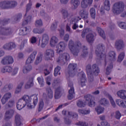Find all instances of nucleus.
Masks as SVG:
<instances>
[{
    "mask_svg": "<svg viewBox=\"0 0 126 126\" xmlns=\"http://www.w3.org/2000/svg\"><path fill=\"white\" fill-rule=\"evenodd\" d=\"M118 25L121 29H126V23H118Z\"/></svg>",
    "mask_w": 126,
    "mask_h": 126,
    "instance_id": "864d4df0",
    "label": "nucleus"
},
{
    "mask_svg": "<svg viewBox=\"0 0 126 126\" xmlns=\"http://www.w3.org/2000/svg\"><path fill=\"white\" fill-rule=\"evenodd\" d=\"M71 3L74 6L75 8H76L80 4V2L78 0H71Z\"/></svg>",
    "mask_w": 126,
    "mask_h": 126,
    "instance_id": "e433bc0d",
    "label": "nucleus"
},
{
    "mask_svg": "<svg viewBox=\"0 0 126 126\" xmlns=\"http://www.w3.org/2000/svg\"><path fill=\"white\" fill-rule=\"evenodd\" d=\"M84 53L82 55V57H86L87 54H88L87 52V48L86 47L84 46V50H83Z\"/></svg>",
    "mask_w": 126,
    "mask_h": 126,
    "instance_id": "052dcab7",
    "label": "nucleus"
},
{
    "mask_svg": "<svg viewBox=\"0 0 126 126\" xmlns=\"http://www.w3.org/2000/svg\"><path fill=\"white\" fill-rule=\"evenodd\" d=\"M36 55H37V51H34L27 59L26 63V66L23 69L24 73H26L32 69V67H31V65L30 64L32 63H33V61L35 60V57H36Z\"/></svg>",
    "mask_w": 126,
    "mask_h": 126,
    "instance_id": "0eeeda50",
    "label": "nucleus"
},
{
    "mask_svg": "<svg viewBox=\"0 0 126 126\" xmlns=\"http://www.w3.org/2000/svg\"><path fill=\"white\" fill-rule=\"evenodd\" d=\"M116 104H117L119 107L126 108V101H125L122 99L116 100Z\"/></svg>",
    "mask_w": 126,
    "mask_h": 126,
    "instance_id": "bb28decb",
    "label": "nucleus"
},
{
    "mask_svg": "<svg viewBox=\"0 0 126 126\" xmlns=\"http://www.w3.org/2000/svg\"><path fill=\"white\" fill-rule=\"evenodd\" d=\"M80 19H81V18L79 17H77L74 19H72V22H71V23H73V22H75V23H76V22H78V21H79Z\"/></svg>",
    "mask_w": 126,
    "mask_h": 126,
    "instance_id": "4d7b16f0",
    "label": "nucleus"
},
{
    "mask_svg": "<svg viewBox=\"0 0 126 126\" xmlns=\"http://www.w3.org/2000/svg\"><path fill=\"white\" fill-rule=\"evenodd\" d=\"M82 75L81 78V85L82 87L85 86V83L86 82V78H85V73L83 71H81L80 73Z\"/></svg>",
    "mask_w": 126,
    "mask_h": 126,
    "instance_id": "a878e982",
    "label": "nucleus"
},
{
    "mask_svg": "<svg viewBox=\"0 0 126 126\" xmlns=\"http://www.w3.org/2000/svg\"><path fill=\"white\" fill-rule=\"evenodd\" d=\"M52 67H51L49 70L47 69H45L44 70V74L45 75H48V74H50L51 71H52Z\"/></svg>",
    "mask_w": 126,
    "mask_h": 126,
    "instance_id": "0e129e2a",
    "label": "nucleus"
},
{
    "mask_svg": "<svg viewBox=\"0 0 126 126\" xmlns=\"http://www.w3.org/2000/svg\"><path fill=\"white\" fill-rule=\"evenodd\" d=\"M33 33H35V34H37V33L38 34H41V33H42V32H44V30L42 29V30H38L37 29H34L33 31Z\"/></svg>",
    "mask_w": 126,
    "mask_h": 126,
    "instance_id": "5fc2aeb1",
    "label": "nucleus"
},
{
    "mask_svg": "<svg viewBox=\"0 0 126 126\" xmlns=\"http://www.w3.org/2000/svg\"><path fill=\"white\" fill-rule=\"evenodd\" d=\"M112 118H115L117 120H120L122 118V114L120 111H117L111 114Z\"/></svg>",
    "mask_w": 126,
    "mask_h": 126,
    "instance_id": "5701e85b",
    "label": "nucleus"
},
{
    "mask_svg": "<svg viewBox=\"0 0 126 126\" xmlns=\"http://www.w3.org/2000/svg\"><path fill=\"white\" fill-rule=\"evenodd\" d=\"M77 64L75 63H70L68 66L69 72L68 74L71 77H73L74 75H75V74L77 72Z\"/></svg>",
    "mask_w": 126,
    "mask_h": 126,
    "instance_id": "ddd939ff",
    "label": "nucleus"
},
{
    "mask_svg": "<svg viewBox=\"0 0 126 126\" xmlns=\"http://www.w3.org/2000/svg\"><path fill=\"white\" fill-rule=\"evenodd\" d=\"M1 63L3 64V65H6L8 64V61H7V59L6 58V56L3 57L1 61Z\"/></svg>",
    "mask_w": 126,
    "mask_h": 126,
    "instance_id": "37998d69",
    "label": "nucleus"
},
{
    "mask_svg": "<svg viewBox=\"0 0 126 126\" xmlns=\"http://www.w3.org/2000/svg\"><path fill=\"white\" fill-rule=\"evenodd\" d=\"M22 85H23V83H21L20 84V85L17 87V93H18V92H20V91H21V88L22 87Z\"/></svg>",
    "mask_w": 126,
    "mask_h": 126,
    "instance_id": "e2e57ef3",
    "label": "nucleus"
},
{
    "mask_svg": "<svg viewBox=\"0 0 126 126\" xmlns=\"http://www.w3.org/2000/svg\"><path fill=\"white\" fill-rule=\"evenodd\" d=\"M11 93H7L5 94L1 99V102L2 105H4V104H5V103H6V102L11 98Z\"/></svg>",
    "mask_w": 126,
    "mask_h": 126,
    "instance_id": "f3484780",
    "label": "nucleus"
},
{
    "mask_svg": "<svg viewBox=\"0 0 126 126\" xmlns=\"http://www.w3.org/2000/svg\"><path fill=\"white\" fill-rule=\"evenodd\" d=\"M46 91L48 92L47 97H48V98H50V99H52L53 97V91H52L51 88H47Z\"/></svg>",
    "mask_w": 126,
    "mask_h": 126,
    "instance_id": "f704fd0d",
    "label": "nucleus"
},
{
    "mask_svg": "<svg viewBox=\"0 0 126 126\" xmlns=\"http://www.w3.org/2000/svg\"><path fill=\"white\" fill-rule=\"evenodd\" d=\"M37 81L40 86L42 87L44 86V78H43L42 77H38Z\"/></svg>",
    "mask_w": 126,
    "mask_h": 126,
    "instance_id": "09e8293b",
    "label": "nucleus"
},
{
    "mask_svg": "<svg viewBox=\"0 0 126 126\" xmlns=\"http://www.w3.org/2000/svg\"><path fill=\"white\" fill-rule=\"evenodd\" d=\"M43 25V23L42 22V20H37L35 22L36 26H42Z\"/></svg>",
    "mask_w": 126,
    "mask_h": 126,
    "instance_id": "13d9d810",
    "label": "nucleus"
},
{
    "mask_svg": "<svg viewBox=\"0 0 126 126\" xmlns=\"http://www.w3.org/2000/svg\"><path fill=\"white\" fill-rule=\"evenodd\" d=\"M41 41L42 43L40 46L41 48H45L46 45L49 42V36L48 35L46 34H43L41 38Z\"/></svg>",
    "mask_w": 126,
    "mask_h": 126,
    "instance_id": "a211bd4d",
    "label": "nucleus"
},
{
    "mask_svg": "<svg viewBox=\"0 0 126 126\" xmlns=\"http://www.w3.org/2000/svg\"><path fill=\"white\" fill-rule=\"evenodd\" d=\"M85 101L83 102L82 100H79L77 102V106L80 108L85 107L86 105H88L90 107H94L95 102L93 101L94 97L90 94H87L85 96Z\"/></svg>",
    "mask_w": 126,
    "mask_h": 126,
    "instance_id": "39448f33",
    "label": "nucleus"
},
{
    "mask_svg": "<svg viewBox=\"0 0 126 126\" xmlns=\"http://www.w3.org/2000/svg\"><path fill=\"white\" fill-rule=\"evenodd\" d=\"M112 68H113V64L111 63V64H110L106 69V74H107V75H109V74H110Z\"/></svg>",
    "mask_w": 126,
    "mask_h": 126,
    "instance_id": "49530a36",
    "label": "nucleus"
},
{
    "mask_svg": "<svg viewBox=\"0 0 126 126\" xmlns=\"http://www.w3.org/2000/svg\"><path fill=\"white\" fill-rule=\"evenodd\" d=\"M24 104H26L29 109H32L31 97L28 95H24L22 98L20 99L17 104V109L19 110H21L25 107Z\"/></svg>",
    "mask_w": 126,
    "mask_h": 126,
    "instance_id": "20e7f679",
    "label": "nucleus"
},
{
    "mask_svg": "<svg viewBox=\"0 0 126 126\" xmlns=\"http://www.w3.org/2000/svg\"><path fill=\"white\" fill-rule=\"evenodd\" d=\"M58 42H59V39L56 36H53L50 41V45L51 47H54L58 44Z\"/></svg>",
    "mask_w": 126,
    "mask_h": 126,
    "instance_id": "393cba45",
    "label": "nucleus"
},
{
    "mask_svg": "<svg viewBox=\"0 0 126 126\" xmlns=\"http://www.w3.org/2000/svg\"><path fill=\"white\" fill-rule=\"evenodd\" d=\"M68 86L70 88V89L69 90V94L68 95V99L69 100H71L75 97V93H74V88H73V84L69 82L68 83Z\"/></svg>",
    "mask_w": 126,
    "mask_h": 126,
    "instance_id": "4468645a",
    "label": "nucleus"
},
{
    "mask_svg": "<svg viewBox=\"0 0 126 126\" xmlns=\"http://www.w3.org/2000/svg\"><path fill=\"white\" fill-rule=\"evenodd\" d=\"M68 117L70 118H77L78 115L76 113H72V112H68Z\"/></svg>",
    "mask_w": 126,
    "mask_h": 126,
    "instance_id": "603ef678",
    "label": "nucleus"
},
{
    "mask_svg": "<svg viewBox=\"0 0 126 126\" xmlns=\"http://www.w3.org/2000/svg\"><path fill=\"white\" fill-rule=\"evenodd\" d=\"M100 125L102 126H111L110 125V124H109L107 122H102L100 123Z\"/></svg>",
    "mask_w": 126,
    "mask_h": 126,
    "instance_id": "338daca9",
    "label": "nucleus"
},
{
    "mask_svg": "<svg viewBox=\"0 0 126 126\" xmlns=\"http://www.w3.org/2000/svg\"><path fill=\"white\" fill-rule=\"evenodd\" d=\"M125 52H122L119 54L117 60L118 63H122L123 62L124 59H125Z\"/></svg>",
    "mask_w": 126,
    "mask_h": 126,
    "instance_id": "2f4dec72",
    "label": "nucleus"
},
{
    "mask_svg": "<svg viewBox=\"0 0 126 126\" xmlns=\"http://www.w3.org/2000/svg\"><path fill=\"white\" fill-rule=\"evenodd\" d=\"M29 42L31 44H36L37 42V37L35 36L32 37L29 40Z\"/></svg>",
    "mask_w": 126,
    "mask_h": 126,
    "instance_id": "de8ad7c7",
    "label": "nucleus"
},
{
    "mask_svg": "<svg viewBox=\"0 0 126 126\" xmlns=\"http://www.w3.org/2000/svg\"><path fill=\"white\" fill-rule=\"evenodd\" d=\"M15 106V101L13 99H10L8 103L5 104V108L8 109V108H13Z\"/></svg>",
    "mask_w": 126,
    "mask_h": 126,
    "instance_id": "b1692460",
    "label": "nucleus"
},
{
    "mask_svg": "<svg viewBox=\"0 0 126 126\" xmlns=\"http://www.w3.org/2000/svg\"><path fill=\"white\" fill-rule=\"evenodd\" d=\"M92 33V31L90 29H86L84 30L82 33V37L84 38L86 34H88L87 35V40L89 43H92L94 41V35Z\"/></svg>",
    "mask_w": 126,
    "mask_h": 126,
    "instance_id": "f8f14e48",
    "label": "nucleus"
},
{
    "mask_svg": "<svg viewBox=\"0 0 126 126\" xmlns=\"http://www.w3.org/2000/svg\"><path fill=\"white\" fill-rule=\"evenodd\" d=\"M31 5H32V2H31V1L30 0L29 3L27 5V12L31 8ZM24 18L25 21L22 24L23 27L20 29L19 33V35H21L22 36L27 35V34H29V33H30V32H31V29H30V28L24 27L25 25H26V24H28V23H29V22L31 21V16H29L27 17V13H26V15H25Z\"/></svg>",
    "mask_w": 126,
    "mask_h": 126,
    "instance_id": "f03ea898",
    "label": "nucleus"
},
{
    "mask_svg": "<svg viewBox=\"0 0 126 126\" xmlns=\"http://www.w3.org/2000/svg\"><path fill=\"white\" fill-rule=\"evenodd\" d=\"M77 125L81 126H88V123L82 122H79Z\"/></svg>",
    "mask_w": 126,
    "mask_h": 126,
    "instance_id": "bf43d9fd",
    "label": "nucleus"
},
{
    "mask_svg": "<svg viewBox=\"0 0 126 126\" xmlns=\"http://www.w3.org/2000/svg\"><path fill=\"white\" fill-rule=\"evenodd\" d=\"M43 107H44V102H43V101H41L39 103V105L38 108L39 112L42 111V109H43Z\"/></svg>",
    "mask_w": 126,
    "mask_h": 126,
    "instance_id": "6e6d98bb",
    "label": "nucleus"
},
{
    "mask_svg": "<svg viewBox=\"0 0 126 126\" xmlns=\"http://www.w3.org/2000/svg\"><path fill=\"white\" fill-rule=\"evenodd\" d=\"M54 56L55 52H54V50L51 49L47 50L44 54L46 61H50L52 60V58H54Z\"/></svg>",
    "mask_w": 126,
    "mask_h": 126,
    "instance_id": "2eb2a0df",
    "label": "nucleus"
},
{
    "mask_svg": "<svg viewBox=\"0 0 126 126\" xmlns=\"http://www.w3.org/2000/svg\"><path fill=\"white\" fill-rule=\"evenodd\" d=\"M107 97L109 99L110 103L112 106L115 108V107H116V103L115 102V101H114V99H113V97H112V96H111V95H110L109 94H108Z\"/></svg>",
    "mask_w": 126,
    "mask_h": 126,
    "instance_id": "c9c22d12",
    "label": "nucleus"
},
{
    "mask_svg": "<svg viewBox=\"0 0 126 126\" xmlns=\"http://www.w3.org/2000/svg\"><path fill=\"white\" fill-rule=\"evenodd\" d=\"M61 97V88H59L55 91V99H59Z\"/></svg>",
    "mask_w": 126,
    "mask_h": 126,
    "instance_id": "7c9ffc66",
    "label": "nucleus"
},
{
    "mask_svg": "<svg viewBox=\"0 0 126 126\" xmlns=\"http://www.w3.org/2000/svg\"><path fill=\"white\" fill-rule=\"evenodd\" d=\"M42 57H43V55L41 53L38 54L35 62V63L36 64H38V63L42 62Z\"/></svg>",
    "mask_w": 126,
    "mask_h": 126,
    "instance_id": "ea45409f",
    "label": "nucleus"
},
{
    "mask_svg": "<svg viewBox=\"0 0 126 126\" xmlns=\"http://www.w3.org/2000/svg\"><path fill=\"white\" fill-rule=\"evenodd\" d=\"M86 71L89 79H92L93 78V75H98L100 72V70L96 64L93 65L92 68H91V65L89 64L86 67Z\"/></svg>",
    "mask_w": 126,
    "mask_h": 126,
    "instance_id": "423d86ee",
    "label": "nucleus"
},
{
    "mask_svg": "<svg viewBox=\"0 0 126 126\" xmlns=\"http://www.w3.org/2000/svg\"><path fill=\"white\" fill-rule=\"evenodd\" d=\"M17 126H19L21 125V118H20V116L17 115Z\"/></svg>",
    "mask_w": 126,
    "mask_h": 126,
    "instance_id": "3c124183",
    "label": "nucleus"
},
{
    "mask_svg": "<svg viewBox=\"0 0 126 126\" xmlns=\"http://www.w3.org/2000/svg\"><path fill=\"white\" fill-rule=\"evenodd\" d=\"M124 42L122 40L116 41L115 43V47L117 49H122V48H124Z\"/></svg>",
    "mask_w": 126,
    "mask_h": 126,
    "instance_id": "cd10ccee",
    "label": "nucleus"
},
{
    "mask_svg": "<svg viewBox=\"0 0 126 126\" xmlns=\"http://www.w3.org/2000/svg\"><path fill=\"white\" fill-rule=\"evenodd\" d=\"M104 46L103 44H99L98 45L97 48L95 50V54L98 58H100V60H104L106 64L108 62L107 61L109 60L110 62H114L116 60V53L114 51L109 52L108 55H106L105 51H104Z\"/></svg>",
    "mask_w": 126,
    "mask_h": 126,
    "instance_id": "f257e3e1",
    "label": "nucleus"
},
{
    "mask_svg": "<svg viewBox=\"0 0 126 126\" xmlns=\"http://www.w3.org/2000/svg\"><path fill=\"white\" fill-rule=\"evenodd\" d=\"M95 111L97 112L98 115H100V114H102L104 112V108L97 107L95 108Z\"/></svg>",
    "mask_w": 126,
    "mask_h": 126,
    "instance_id": "c03bdc74",
    "label": "nucleus"
},
{
    "mask_svg": "<svg viewBox=\"0 0 126 126\" xmlns=\"http://www.w3.org/2000/svg\"><path fill=\"white\" fill-rule=\"evenodd\" d=\"M99 104L100 105H103V106H108L110 105V103H109V101L107 100L106 98H102L99 101Z\"/></svg>",
    "mask_w": 126,
    "mask_h": 126,
    "instance_id": "c85d7f7f",
    "label": "nucleus"
},
{
    "mask_svg": "<svg viewBox=\"0 0 126 126\" xmlns=\"http://www.w3.org/2000/svg\"><path fill=\"white\" fill-rule=\"evenodd\" d=\"M37 103H38V97L37 95H33V104L34 106L37 105Z\"/></svg>",
    "mask_w": 126,
    "mask_h": 126,
    "instance_id": "680f3d73",
    "label": "nucleus"
},
{
    "mask_svg": "<svg viewBox=\"0 0 126 126\" xmlns=\"http://www.w3.org/2000/svg\"><path fill=\"white\" fill-rule=\"evenodd\" d=\"M81 46V43H80V42H78V44L75 45V44L73 43V41H72V40H70L69 42V49L70 50L74 56H77V54L78 53V49H80Z\"/></svg>",
    "mask_w": 126,
    "mask_h": 126,
    "instance_id": "9d476101",
    "label": "nucleus"
},
{
    "mask_svg": "<svg viewBox=\"0 0 126 126\" xmlns=\"http://www.w3.org/2000/svg\"><path fill=\"white\" fill-rule=\"evenodd\" d=\"M117 95L120 97L121 99L124 100H126V91L124 90H121L119 91L117 93Z\"/></svg>",
    "mask_w": 126,
    "mask_h": 126,
    "instance_id": "4be33fe9",
    "label": "nucleus"
},
{
    "mask_svg": "<svg viewBox=\"0 0 126 126\" xmlns=\"http://www.w3.org/2000/svg\"><path fill=\"white\" fill-rule=\"evenodd\" d=\"M2 91H3L4 92H7V91H9V89H8L7 85L4 86V87L2 89Z\"/></svg>",
    "mask_w": 126,
    "mask_h": 126,
    "instance_id": "69168bd1",
    "label": "nucleus"
},
{
    "mask_svg": "<svg viewBox=\"0 0 126 126\" xmlns=\"http://www.w3.org/2000/svg\"><path fill=\"white\" fill-rule=\"evenodd\" d=\"M9 22H10L9 19H5L2 21H1L0 23L1 25H3V26H4V25H6V24H8Z\"/></svg>",
    "mask_w": 126,
    "mask_h": 126,
    "instance_id": "8fccbe9b",
    "label": "nucleus"
},
{
    "mask_svg": "<svg viewBox=\"0 0 126 126\" xmlns=\"http://www.w3.org/2000/svg\"><path fill=\"white\" fill-rule=\"evenodd\" d=\"M60 70H61V67L57 66L56 68H55L54 70L55 76H57L58 74H59V75L61 74V72H60Z\"/></svg>",
    "mask_w": 126,
    "mask_h": 126,
    "instance_id": "79ce46f5",
    "label": "nucleus"
},
{
    "mask_svg": "<svg viewBox=\"0 0 126 126\" xmlns=\"http://www.w3.org/2000/svg\"><path fill=\"white\" fill-rule=\"evenodd\" d=\"M79 15L84 19L85 23H88L89 22V21L87 20V18H88V12L84 10H81L79 12Z\"/></svg>",
    "mask_w": 126,
    "mask_h": 126,
    "instance_id": "6ab92c4d",
    "label": "nucleus"
},
{
    "mask_svg": "<svg viewBox=\"0 0 126 126\" xmlns=\"http://www.w3.org/2000/svg\"><path fill=\"white\" fill-rule=\"evenodd\" d=\"M62 13L63 15V18H68L69 17L70 15L69 13L67 12V11L66 10L63 9L62 11Z\"/></svg>",
    "mask_w": 126,
    "mask_h": 126,
    "instance_id": "72a5a7b5",
    "label": "nucleus"
},
{
    "mask_svg": "<svg viewBox=\"0 0 126 126\" xmlns=\"http://www.w3.org/2000/svg\"><path fill=\"white\" fill-rule=\"evenodd\" d=\"M97 30L100 36H101L103 39H105L106 36L105 35V32H104V31H103V30L100 28H98Z\"/></svg>",
    "mask_w": 126,
    "mask_h": 126,
    "instance_id": "473e14b6",
    "label": "nucleus"
},
{
    "mask_svg": "<svg viewBox=\"0 0 126 126\" xmlns=\"http://www.w3.org/2000/svg\"><path fill=\"white\" fill-rule=\"evenodd\" d=\"M14 115V110L13 109H10L6 111L5 114V118L7 120H9L13 117Z\"/></svg>",
    "mask_w": 126,
    "mask_h": 126,
    "instance_id": "412c9836",
    "label": "nucleus"
},
{
    "mask_svg": "<svg viewBox=\"0 0 126 126\" xmlns=\"http://www.w3.org/2000/svg\"><path fill=\"white\" fill-rule=\"evenodd\" d=\"M6 66V70L7 72H11L12 71V67L9 66Z\"/></svg>",
    "mask_w": 126,
    "mask_h": 126,
    "instance_id": "774afa93",
    "label": "nucleus"
},
{
    "mask_svg": "<svg viewBox=\"0 0 126 126\" xmlns=\"http://www.w3.org/2000/svg\"><path fill=\"white\" fill-rule=\"evenodd\" d=\"M93 2V0H83L81 2V6L83 8L88 7L89 5H91Z\"/></svg>",
    "mask_w": 126,
    "mask_h": 126,
    "instance_id": "aec40b11",
    "label": "nucleus"
},
{
    "mask_svg": "<svg viewBox=\"0 0 126 126\" xmlns=\"http://www.w3.org/2000/svg\"><path fill=\"white\" fill-rule=\"evenodd\" d=\"M15 42H10L5 44L3 46V49L7 51H11V50H13V49L15 48Z\"/></svg>",
    "mask_w": 126,
    "mask_h": 126,
    "instance_id": "dca6fc26",
    "label": "nucleus"
},
{
    "mask_svg": "<svg viewBox=\"0 0 126 126\" xmlns=\"http://www.w3.org/2000/svg\"><path fill=\"white\" fill-rule=\"evenodd\" d=\"M91 16L93 19H95V15H96V11L94 8H92L90 11Z\"/></svg>",
    "mask_w": 126,
    "mask_h": 126,
    "instance_id": "4c0bfd02",
    "label": "nucleus"
},
{
    "mask_svg": "<svg viewBox=\"0 0 126 126\" xmlns=\"http://www.w3.org/2000/svg\"><path fill=\"white\" fill-rule=\"evenodd\" d=\"M13 33V30L10 27H0V38L3 39L2 36H10Z\"/></svg>",
    "mask_w": 126,
    "mask_h": 126,
    "instance_id": "6e6552de",
    "label": "nucleus"
},
{
    "mask_svg": "<svg viewBox=\"0 0 126 126\" xmlns=\"http://www.w3.org/2000/svg\"><path fill=\"white\" fill-rule=\"evenodd\" d=\"M104 8L105 10H109L110 7V0H105L104 3Z\"/></svg>",
    "mask_w": 126,
    "mask_h": 126,
    "instance_id": "c756f323",
    "label": "nucleus"
},
{
    "mask_svg": "<svg viewBox=\"0 0 126 126\" xmlns=\"http://www.w3.org/2000/svg\"><path fill=\"white\" fill-rule=\"evenodd\" d=\"M125 9V5L123 2H118L116 3L113 6V12L115 14H119L124 12Z\"/></svg>",
    "mask_w": 126,
    "mask_h": 126,
    "instance_id": "1a4fd4ad",
    "label": "nucleus"
},
{
    "mask_svg": "<svg viewBox=\"0 0 126 126\" xmlns=\"http://www.w3.org/2000/svg\"><path fill=\"white\" fill-rule=\"evenodd\" d=\"M66 47V43L63 42H60L59 44L57 45L56 51L57 54L60 55V58H59L57 61L58 63H62L63 60H65V61L69 60V55L67 53H63Z\"/></svg>",
    "mask_w": 126,
    "mask_h": 126,
    "instance_id": "7ed1b4c3",
    "label": "nucleus"
},
{
    "mask_svg": "<svg viewBox=\"0 0 126 126\" xmlns=\"http://www.w3.org/2000/svg\"><path fill=\"white\" fill-rule=\"evenodd\" d=\"M16 1L14 0L9 1H3L0 3V6L1 8L6 9L8 8H13L15 7Z\"/></svg>",
    "mask_w": 126,
    "mask_h": 126,
    "instance_id": "9b49d317",
    "label": "nucleus"
},
{
    "mask_svg": "<svg viewBox=\"0 0 126 126\" xmlns=\"http://www.w3.org/2000/svg\"><path fill=\"white\" fill-rule=\"evenodd\" d=\"M33 86V81L32 80H30L27 84L25 85V88L26 89H28L31 87Z\"/></svg>",
    "mask_w": 126,
    "mask_h": 126,
    "instance_id": "58836bf2",
    "label": "nucleus"
},
{
    "mask_svg": "<svg viewBox=\"0 0 126 126\" xmlns=\"http://www.w3.org/2000/svg\"><path fill=\"white\" fill-rule=\"evenodd\" d=\"M78 112L79 114H82L83 115H88L90 113V110H83L82 109H79Z\"/></svg>",
    "mask_w": 126,
    "mask_h": 126,
    "instance_id": "a18cd8bd",
    "label": "nucleus"
},
{
    "mask_svg": "<svg viewBox=\"0 0 126 126\" xmlns=\"http://www.w3.org/2000/svg\"><path fill=\"white\" fill-rule=\"evenodd\" d=\"M6 58L8 61V63L9 64H12V63L14 62V60L13 59V58L12 56H6Z\"/></svg>",
    "mask_w": 126,
    "mask_h": 126,
    "instance_id": "a19ab883",
    "label": "nucleus"
}]
</instances>
